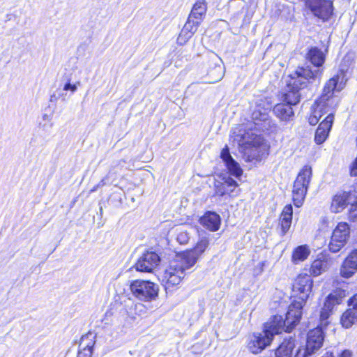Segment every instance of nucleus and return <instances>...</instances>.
<instances>
[{
  "label": "nucleus",
  "instance_id": "obj_18",
  "mask_svg": "<svg viewBox=\"0 0 357 357\" xmlns=\"http://www.w3.org/2000/svg\"><path fill=\"white\" fill-rule=\"evenodd\" d=\"M352 199V195L347 192H341L333 196L330 210L332 213H338L342 212Z\"/></svg>",
  "mask_w": 357,
  "mask_h": 357
},
{
  "label": "nucleus",
  "instance_id": "obj_21",
  "mask_svg": "<svg viewBox=\"0 0 357 357\" xmlns=\"http://www.w3.org/2000/svg\"><path fill=\"white\" fill-rule=\"evenodd\" d=\"M238 185L237 182L229 176H224L222 181H217L215 184V193L219 196L229 195Z\"/></svg>",
  "mask_w": 357,
  "mask_h": 357
},
{
  "label": "nucleus",
  "instance_id": "obj_39",
  "mask_svg": "<svg viewBox=\"0 0 357 357\" xmlns=\"http://www.w3.org/2000/svg\"><path fill=\"white\" fill-rule=\"evenodd\" d=\"M351 174L355 176H357V157L351 167Z\"/></svg>",
  "mask_w": 357,
  "mask_h": 357
},
{
  "label": "nucleus",
  "instance_id": "obj_19",
  "mask_svg": "<svg viewBox=\"0 0 357 357\" xmlns=\"http://www.w3.org/2000/svg\"><path fill=\"white\" fill-rule=\"evenodd\" d=\"M199 20L193 19V17H188V21L183 27L178 37V43L185 44L196 32L199 25L200 24Z\"/></svg>",
  "mask_w": 357,
  "mask_h": 357
},
{
  "label": "nucleus",
  "instance_id": "obj_25",
  "mask_svg": "<svg viewBox=\"0 0 357 357\" xmlns=\"http://www.w3.org/2000/svg\"><path fill=\"white\" fill-rule=\"evenodd\" d=\"M326 54L317 47H311L306 55V59L317 68L322 66L325 62Z\"/></svg>",
  "mask_w": 357,
  "mask_h": 357
},
{
  "label": "nucleus",
  "instance_id": "obj_41",
  "mask_svg": "<svg viewBox=\"0 0 357 357\" xmlns=\"http://www.w3.org/2000/svg\"><path fill=\"white\" fill-rule=\"evenodd\" d=\"M43 119H44L45 121H47V123H50V121H51V117H50V116H49V115H47V114H44V115L43 116Z\"/></svg>",
  "mask_w": 357,
  "mask_h": 357
},
{
  "label": "nucleus",
  "instance_id": "obj_7",
  "mask_svg": "<svg viewBox=\"0 0 357 357\" xmlns=\"http://www.w3.org/2000/svg\"><path fill=\"white\" fill-rule=\"evenodd\" d=\"M130 288L132 295L141 301L150 302L155 300L158 296V285L149 280H134Z\"/></svg>",
  "mask_w": 357,
  "mask_h": 357
},
{
  "label": "nucleus",
  "instance_id": "obj_22",
  "mask_svg": "<svg viewBox=\"0 0 357 357\" xmlns=\"http://www.w3.org/2000/svg\"><path fill=\"white\" fill-rule=\"evenodd\" d=\"M357 271V250L351 252L344 260L342 268L341 275L344 278L351 277Z\"/></svg>",
  "mask_w": 357,
  "mask_h": 357
},
{
  "label": "nucleus",
  "instance_id": "obj_9",
  "mask_svg": "<svg viewBox=\"0 0 357 357\" xmlns=\"http://www.w3.org/2000/svg\"><path fill=\"white\" fill-rule=\"evenodd\" d=\"M345 296V291L338 289L333 291L326 297L320 312V321L321 325H327V320L331 316L333 308L335 306L340 304L342 298Z\"/></svg>",
  "mask_w": 357,
  "mask_h": 357
},
{
  "label": "nucleus",
  "instance_id": "obj_29",
  "mask_svg": "<svg viewBox=\"0 0 357 357\" xmlns=\"http://www.w3.org/2000/svg\"><path fill=\"white\" fill-rule=\"evenodd\" d=\"M294 346V340H284L275 351L276 357H291Z\"/></svg>",
  "mask_w": 357,
  "mask_h": 357
},
{
  "label": "nucleus",
  "instance_id": "obj_2",
  "mask_svg": "<svg viewBox=\"0 0 357 357\" xmlns=\"http://www.w3.org/2000/svg\"><path fill=\"white\" fill-rule=\"evenodd\" d=\"M347 81L346 74L343 69H341L335 76L327 81L324 87L323 94L312 107L311 114L308 117L310 124L316 125L324 114H333V101L331 98L333 91L342 90Z\"/></svg>",
  "mask_w": 357,
  "mask_h": 357
},
{
  "label": "nucleus",
  "instance_id": "obj_42",
  "mask_svg": "<svg viewBox=\"0 0 357 357\" xmlns=\"http://www.w3.org/2000/svg\"><path fill=\"white\" fill-rule=\"evenodd\" d=\"M321 224L326 225V227L328 226V220L327 218H323L321 219Z\"/></svg>",
  "mask_w": 357,
  "mask_h": 357
},
{
  "label": "nucleus",
  "instance_id": "obj_31",
  "mask_svg": "<svg viewBox=\"0 0 357 357\" xmlns=\"http://www.w3.org/2000/svg\"><path fill=\"white\" fill-rule=\"evenodd\" d=\"M357 321V310L349 309L346 310L341 317V324L345 328H349Z\"/></svg>",
  "mask_w": 357,
  "mask_h": 357
},
{
  "label": "nucleus",
  "instance_id": "obj_13",
  "mask_svg": "<svg viewBox=\"0 0 357 357\" xmlns=\"http://www.w3.org/2000/svg\"><path fill=\"white\" fill-rule=\"evenodd\" d=\"M306 4L315 16L327 20L333 13L332 3L328 0H306Z\"/></svg>",
  "mask_w": 357,
  "mask_h": 357
},
{
  "label": "nucleus",
  "instance_id": "obj_37",
  "mask_svg": "<svg viewBox=\"0 0 357 357\" xmlns=\"http://www.w3.org/2000/svg\"><path fill=\"white\" fill-rule=\"evenodd\" d=\"M79 82H77L75 84H71L70 82H68L64 84L63 89L64 91H70L71 93H73L77 90V88L79 86Z\"/></svg>",
  "mask_w": 357,
  "mask_h": 357
},
{
  "label": "nucleus",
  "instance_id": "obj_12",
  "mask_svg": "<svg viewBox=\"0 0 357 357\" xmlns=\"http://www.w3.org/2000/svg\"><path fill=\"white\" fill-rule=\"evenodd\" d=\"M312 284L313 281L311 277L307 274H300L295 280L293 285L294 291L296 293L300 294L299 298L301 301H295L294 303H302V308L309 297Z\"/></svg>",
  "mask_w": 357,
  "mask_h": 357
},
{
  "label": "nucleus",
  "instance_id": "obj_28",
  "mask_svg": "<svg viewBox=\"0 0 357 357\" xmlns=\"http://www.w3.org/2000/svg\"><path fill=\"white\" fill-rule=\"evenodd\" d=\"M310 254V249L307 245H299L292 252L291 260L294 264L305 261Z\"/></svg>",
  "mask_w": 357,
  "mask_h": 357
},
{
  "label": "nucleus",
  "instance_id": "obj_32",
  "mask_svg": "<svg viewBox=\"0 0 357 357\" xmlns=\"http://www.w3.org/2000/svg\"><path fill=\"white\" fill-rule=\"evenodd\" d=\"M208 75L211 79L209 81L211 83L218 82L225 75V68L222 65L218 64L208 71Z\"/></svg>",
  "mask_w": 357,
  "mask_h": 357
},
{
  "label": "nucleus",
  "instance_id": "obj_15",
  "mask_svg": "<svg viewBox=\"0 0 357 357\" xmlns=\"http://www.w3.org/2000/svg\"><path fill=\"white\" fill-rule=\"evenodd\" d=\"M208 245V240L207 238H202L194 247L193 249L187 250L184 252H180L179 254L185 258L187 261V264H190L193 266L198 259L204 252Z\"/></svg>",
  "mask_w": 357,
  "mask_h": 357
},
{
  "label": "nucleus",
  "instance_id": "obj_10",
  "mask_svg": "<svg viewBox=\"0 0 357 357\" xmlns=\"http://www.w3.org/2000/svg\"><path fill=\"white\" fill-rule=\"evenodd\" d=\"M273 337L264 329L259 333H254L248 338L247 348L254 354L261 353L266 347L271 344Z\"/></svg>",
  "mask_w": 357,
  "mask_h": 357
},
{
  "label": "nucleus",
  "instance_id": "obj_40",
  "mask_svg": "<svg viewBox=\"0 0 357 357\" xmlns=\"http://www.w3.org/2000/svg\"><path fill=\"white\" fill-rule=\"evenodd\" d=\"M352 353L349 350H344L342 352L339 357H351Z\"/></svg>",
  "mask_w": 357,
  "mask_h": 357
},
{
  "label": "nucleus",
  "instance_id": "obj_20",
  "mask_svg": "<svg viewBox=\"0 0 357 357\" xmlns=\"http://www.w3.org/2000/svg\"><path fill=\"white\" fill-rule=\"evenodd\" d=\"M199 223L205 229L211 231H216L220 229L221 218L218 213L208 211L200 218Z\"/></svg>",
  "mask_w": 357,
  "mask_h": 357
},
{
  "label": "nucleus",
  "instance_id": "obj_17",
  "mask_svg": "<svg viewBox=\"0 0 357 357\" xmlns=\"http://www.w3.org/2000/svg\"><path fill=\"white\" fill-rule=\"evenodd\" d=\"M220 157L225 163L228 172L231 175L236 178H239L242 175L243 169L241 168L239 164L231 156L227 146H225V148L222 149Z\"/></svg>",
  "mask_w": 357,
  "mask_h": 357
},
{
  "label": "nucleus",
  "instance_id": "obj_16",
  "mask_svg": "<svg viewBox=\"0 0 357 357\" xmlns=\"http://www.w3.org/2000/svg\"><path fill=\"white\" fill-rule=\"evenodd\" d=\"M334 121L333 114L330 113L325 119L321 122L316 130L314 141L321 144L327 139Z\"/></svg>",
  "mask_w": 357,
  "mask_h": 357
},
{
  "label": "nucleus",
  "instance_id": "obj_1",
  "mask_svg": "<svg viewBox=\"0 0 357 357\" xmlns=\"http://www.w3.org/2000/svg\"><path fill=\"white\" fill-rule=\"evenodd\" d=\"M271 104L267 99H259L252 111V119L255 122L240 125L233 128L231 140L237 144L247 162H260L269 153L270 146L264 137L257 133V121L268 119V112Z\"/></svg>",
  "mask_w": 357,
  "mask_h": 357
},
{
  "label": "nucleus",
  "instance_id": "obj_33",
  "mask_svg": "<svg viewBox=\"0 0 357 357\" xmlns=\"http://www.w3.org/2000/svg\"><path fill=\"white\" fill-rule=\"evenodd\" d=\"M299 91L289 89V91L284 95V101L291 106L296 105L300 101L301 93Z\"/></svg>",
  "mask_w": 357,
  "mask_h": 357
},
{
  "label": "nucleus",
  "instance_id": "obj_30",
  "mask_svg": "<svg viewBox=\"0 0 357 357\" xmlns=\"http://www.w3.org/2000/svg\"><path fill=\"white\" fill-rule=\"evenodd\" d=\"M206 4L205 1H198L195 3L190 14V17H193L200 22L202 21L203 17L206 12Z\"/></svg>",
  "mask_w": 357,
  "mask_h": 357
},
{
  "label": "nucleus",
  "instance_id": "obj_3",
  "mask_svg": "<svg viewBox=\"0 0 357 357\" xmlns=\"http://www.w3.org/2000/svg\"><path fill=\"white\" fill-rule=\"evenodd\" d=\"M302 316V303H292L284 319L281 315H275L264 324V329L271 336L281 333L283 331L291 332L298 324Z\"/></svg>",
  "mask_w": 357,
  "mask_h": 357
},
{
  "label": "nucleus",
  "instance_id": "obj_23",
  "mask_svg": "<svg viewBox=\"0 0 357 357\" xmlns=\"http://www.w3.org/2000/svg\"><path fill=\"white\" fill-rule=\"evenodd\" d=\"M94 338L95 336L93 333H88L82 337L77 357H91L92 350L95 344Z\"/></svg>",
  "mask_w": 357,
  "mask_h": 357
},
{
  "label": "nucleus",
  "instance_id": "obj_14",
  "mask_svg": "<svg viewBox=\"0 0 357 357\" xmlns=\"http://www.w3.org/2000/svg\"><path fill=\"white\" fill-rule=\"evenodd\" d=\"M160 261L157 253L146 252L139 258L135 268L137 271L151 273L159 265Z\"/></svg>",
  "mask_w": 357,
  "mask_h": 357
},
{
  "label": "nucleus",
  "instance_id": "obj_8",
  "mask_svg": "<svg viewBox=\"0 0 357 357\" xmlns=\"http://www.w3.org/2000/svg\"><path fill=\"white\" fill-rule=\"evenodd\" d=\"M350 236V227L345 222H339L333 231L328 244L333 252H339L347 243Z\"/></svg>",
  "mask_w": 357,
  "mask_h": 357
},
{
  "label": "nucleus",
  "instance_id": "obj_6",
  "mask_svg": "<svg viewBox=\"0 0 357 357\" xmlns=\"http://www.w3.org/2000/svg\"><path fill=\"white\" fill-rule=\"evenodd\" d=\"M321 74L320 69H312L310 66L298 67L289 75L287 86L289 89L300 91L305 89L310 79H314Z\"/></svg>",
  "mask_w": 357,
  "mask_h": 357
},
{
  "label": "nucleus",
  "instance_id": "obj_26",
  "mask_svg": "<svg viewBox=\"0 0 357 357\" xmlns=\"http://www.w3.org/2000/svg\"><path fill=\"white\" fill-rule=\"evenodd\" d=\"M293 208L291 205L284 207L280 217L279 224L282 235H284L289 229L292 221Z\"/></svg>",
  "mask_w": 357,
  "mask_h": 357
},
{
  "label": "nucleus",
  "instance_id": "obj_36",
  "mask_svg": "<svg viewBox=\"0 0 357 357\" xmlns=\"http://www.w3.org/2000/svg\"><path fill=\"white\" fill-rule=\"evenodd\" d=\"M351 208L349 209V218L354 221L357 220V198L352 202L350 201Z\"/></svg>",
  "mask_w": 357,
  "mask_h": 357
},
{
  "label": "nucleus",
  "instance_id": "obj_35",
  "mask_svg": "<svg viewBox=\"0 0 357 357\" xmlns=\"http://www.w3.org/2000/svg\"><path fill=\"white\" fill-rule=\"evenodd\" d=\"M189 238V234L186 231L180 230L178 232L176 239L180 244H186Z\"/></svg>",
  "mask_w": 357,
  "mask_h": 357
},
{
  "label": "nucleus",
  "instance_id": "obj_27",
  "mask_svg": "<svg viewBox=\"0 0 357 357\" xmlns=\"http://www.w3.org/2000/svg\"><path fill=\"white\" fill-rule=\"evenodd\" d=\"M275 116L281 121H289L294 116L291 106L286 102L277 104L273 108Z\"/></svg>",
  "mask_w": 357,
  "mask_h": 357
},
{
  "label": "nucleus",
  "instance_id": "obj_11",
  "mask_svg": "<svg viewBox=\"0 0 357 357\" xmlns=\"http://www.w3.org/2000/svg\"><path fill=\"white\" fill-rule=\"evenodd\" d=\"M323 342L324 335L320 327H317L310 331L307 334L306 348L303 350V352L299 350L296 357H307L314 354L322 347Z\"/></svg>",
  "mask_w": 357,
  "mask_h": 357
},
{
  "label": "nucleus",
  "instance_id": "obj_5",
  "mask_svg": "<svg viewBox=\"0 0 357 357\" xmlns=\"http://www.w3.org/2000/svg\"><path fill=\"white\" fill-rule=\"evenodd\" d=\"M312 174V167L305 165L299 172L293 185V200L296 206L300 207L305 197Z\"/></svg>",
  "mask_w": 357,
  "mask_h": 357
},
{
  "label": "nucleus",
  "instance_id": "obj_24",
  "mask_svg": "<svg viewBox=\"0 0 357 357\" xmlns=\"http://www.w3.org/2000/svg\"><path fill=\"white\" fill-rule=\"evenodd\" d=\"M331 266V261L324 255H319L314 259L310 269L312 275L316 277L326 271Z\"/></svg>",
  "mask_w": 357,
  "mask_h": 357
},
{
  "label": "nucleus",
  "instance_id": "obj_34",
  "mask_svg": "<svg viewBox=\"0 0 357 357\" xmlns=\"http://www.w3.org/2000/svg\"><path fill=\"white\" fill-rule=\"evenodd\" d=\"M116 337V334L114 335V332L112 329H106L104 331L103 335L100 338L104 339L105 343L107 344V347H110L111 343Z\"/></svg>",
  "mask_w": 357,
  "mask_h": 357
},
{
  "label": "nucleus",
  "instance_id": "obj_4",
  "mask_svg": "<svg viewBox=\"0 0 357 357\" xmlns=\"http://www.w3.org/2000/svg\"><path fill=\"white\" fill-rule=\"evenodd\" d=\"M192 267L179 253L172 259L162 275L166 289L178 285L185 276V271Z\"/></svg>",
  "mask_w": 357,
  "mask_h": 357
},
{
  "label": "nucleus",
  "instance_id": "obj_43",
  "mask_svg": "<svg viewBox=\"0 0 357 357\" xmlns=\"http://www.w3.org/2000/svg\"><path fill=\"white\" fill-rule=\"evenodd\" d=\"M322 357H333V353L327 351Z\"/></svg>",
  "mask_w": 357,
  "mask_h": 357
},
{
  "label": "nucleus",
  "instance_id": "obj_38",
  "mask_svg": "<svg viewBox=\"0 0 357 357\" xmlns=\"http://www.w3.org/2000/svg\"><path fill=\"white\" fill-rule=\"evenodd\" d=\"M349 305L352 306V309L357 310V294L354 295L349 301Z\"/></svg>",
  "mask_w": 357,
  "mask_h": 357
}]
</instances>
